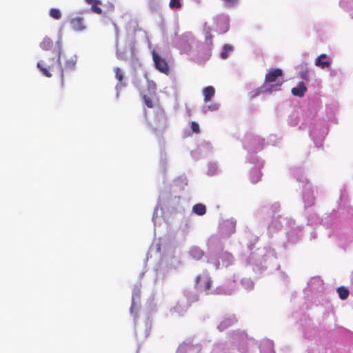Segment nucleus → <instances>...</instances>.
Returning a JSON list of instances; mask_svg holds the SVG:
<instances>
[{"label": "nucleus", "mask_w": 353, "mask_h": 353, "mask_svg": "<svg viewBox=\"0 0 353 353\" xmlns=\"http://www.w3.org/2000/svg\"><path fill=\"white\" fill-rule=\"evenodd\" d=\"M223 1L229 6L234 5L237 1V0H223Z\"/></svg>", "instance_id": "bb28decb"}, {"label": "nucleus", "mask_w": 353, "mask_h": 353, "mask_svg": "<svg viewBox=\"0 0 353 353\" xmlns=\"http://www.w3.org/2000/svg\"><path fill=\"white\" fill-rule=\"evenodd\" d=\"M212 280L208 273L199 274L195 280V288L203 291L206 294H210Z\"/></svg>", "instance_id": "7ed1b4c3"}, {"label": "nucleus", "mask_w": 353, "mask_h": 353, "mask_svg": "<svg viewBox=\"0 0 353 353\" xmlns=\"http://www.w3.org/2000/svg\"><path fill=\"white\" fill-rule=\"evenodd\" d=\"M301 77L303 79L305 80V81H308L309 80V77H308V74H307V71L305 70L304 72H301Z\"/></svg>", "instance_id": "393cba45"}, {"label": "nucleus", "mask_w": 353, "mask_h": 353, "mask_svg": "<svg viewBox=\"0 0 353 353\" xmlns=\"http://www.w3.org/2000/svg\"><path fill=\"white\" fill-rule=\"evenodd\" d=\"M142 98H143L145 105L148 108H152L154 107L152 100L149 97H148L147 95H143Z\"/></svg>", "instance_id": "4be33fe9"}, {"label": "nucleus", "mask_w": 353, "mask_h": 353, "mask_svg": "<svg viewBox=\"0 0 353 353\" xmlns=\"http://www.w3.org/2000/svg\"><path fill=\"white\" fill-rule=\"evenodd\" d=\"M232 50V47L230 45L225 44L223 46V50L221 54L222 59H225L228 57V54Z\"/></svg>", "instance_id": "f3484780"}, {"label": "nucleus", "mask_w": 353, "mask_h": 353, "mask_svg": "<svg viewBox=\"0 0 353 353\" xmlns=\"http://www.w3.org/2000/svg\"><path fill=\"white\" fill-rule=\"evenodd\" d=\"M307 90V87L305 85L304 83L301 81L298 83L296 87L292 88L291 92L294 96L302 97L305 95Z\"/></svg>", "instance_id": "6e6552de"}, {"label": "nucleus", "mask_w": 353, "mask_h": 353, "mask_svg": "<svg viewBox=\"0 0 353 353\" xmlns=\"http://www.w3.org/2000/svg\"><path fill=\"white\" fill-rule=\"evenodd\" d=\"M85 1L88 4L91 5V10L92 12L97 14H102L103 11L99 7V6L102 4L100 0H85Z\"/></svg>", "instance_id": "9d476101"}, {"label": "nucleus", "mask_w": 353, "mask_h": 353, "mask_svg": "<svg viewBox=\"0 0 353 353\" xmlns=\"http://www.w3.org/2000/svg\"><path fill=\"white\" fill-rule=\"evenodd\" d=\"M40 47L41 49H43V50H50L52 49V46H53V41L52 40L48 37H46L45 38H43V41L40 43Z\"/></svg>", "instance_id": "ddd939ff"}, {"label": "nucleus", "mask_w": 353, "mask_h": 353, "mask_svg": "<svg viewBox=\"0 0 353 353\" xmlns=\"http://www.w3.org/2000/svg\"><path fill=\"white\" fill-rule=\"evenodd\" d=\"M252 179H253L254 180H256V176H254L253 174H252V176L251 180H252Z\"/></svg>", "instance_id": "c756f323"}, {"label": "nucleus", "mask_w": 353, "mask_h": 353, "mask_svg": "<svg viewBox=\"0 0 353 353\" xmlns=\"http://www.w3.org/2000/svg\"><path fill=\"white\" fill-rule=\"evenodd\" d=\"M169 6L171 9H179L181 8L182 4L181 0H170Z\"/></svg>", "instance_id": "412c9836"}, {"label": "nucleus", "mask_w": 353, "mask_h": 353, "mask_svg": "<svg viewBox=\"0 0 353 353\" xmlns=\"http://www.w3.org/2000/svg\"><path fill=\"white\" fill-rule=\"evenodd\" d=\"M234 319H225L219 323V325H218V328L220 331H223L225 329L230 327V325H232L234 323Z\"/></svg>", "instance_id": "dca6fc26"}, {"label": "nucleus", "mask_w": 353, "mask_h": 353, "mask_svg": "<svg viewBox=\"0 0 353 353\" xmlns=\"http://www.w3.org/2000/svg\"><path fill=\"white\" fill-rule=\"evenodd\" d=\"M50 16L56 20H59L61 18L62 14L59 9L52 8L50 10Z\"/></svg>", "instance_id": "6ab92c4d"}, {"label": "nucleus", "mask_w": 353, "mask_h": 353, "mask_svg": "<svg viewBox=\"0 0 353 353\" xmlns=\"http://www.w3.org/2000/svg\"><path fill=\"white\" fill-rule=\"evenodd\" d=\"M116 79L121 83L123 80V74L121 68L116 67L114 68Z\"/></svg>", "instance_id": "aec40b11"}, {"label": "nucleus", "mask_w": 353, "mask_h": 353, "mask_svg": "<svg viewBox=\"0 0 353 353\" xmlns=\"http://www.w3.org/2000/svg\"><path fill=\"white\" fill-rule=\"evenodd\" d=\"M216 21L217 23V31L223 33L225 32L229 28L228 21L223 17H216Z\"/></svg>", "instance_id": "1a4fd4ad"}, {"label": "nucleus", "mask_w": 353, "mask_h": 353, "mask_svg": "<svg viewBox=\"0 0 353 353\" xmlns=\"http://www.w3.org/2000/svg\"><path fill=\"white\" fill-rule=\"evenodd\" d=\"M61 50L60 46L54 48L53 51V56H46L43 59H41L37 63V68L41 73L47 77H51V72L54 71V66L60 63Z\"/></svg>", "instance_id": "f257e3e1"}, {"label": "nucleus", "mask_w": 353, "mask_h": 353, "mask_svg": "<svg viewBox=\"0 0 353 353\" xmlns=\"http://www.w3.org/2000/svg\"><path fill=\"white\" fill-rule=\"evenodd\" d=\"M227 256H228L229 258H230V259H232V254H229V253H227Z\"/></svg>", "instance_id": "c85d7f7f"}, {"label": "nucleus", "mask_w": 353, "mask_h": 353, "mask_svg": "<svg viewBox=\"0 0 353 353\" xmlns=\"http://www.w3.org/2000/svg\"><path fill=\"white\" fill-rule=\"evenodd\" d=\"M284 82L283 72L281 69L276 68L270 70L265 77L263 85L267 88H271L272 92L275 86H281Z\"/></svg>", "instance_id": "f03ea898"}, {"label": "nucleus", "mask_w": 353, "mask_h": 353, "mask_svg": "<svg viewBox=\"0 0 353 353\" xmlns=\"http://www.w3.org/2000/svg\"><path fill=\"white\" fill-rule=\"evenodd\" d=\"M330 64L331 61L325 54H321L315 59V65L322 69L329 68Z\"/></svg>", "instance_id": "0eeeda50"}, {"label": "nucleus", "mask_w": 353, "mask_h": 353, "mask_svg": "<svg viewBox=\"0 0 353 353\" xmlns=\"http://www.w3.org/2000/svg\"><path fill=\"white\" fill-rule=\"evenodd\" d=\"M208 109L211 110V111L217 110L219 109V105L213 104V105H208Z\"/></svg>", "instance_id": "a878e982"}, {"label": "nucleus", "mask_w": 353, "mask_h": 353, "mask_svg": "<svg viewBox=\"0 0 353 353\" xmlns=\"http://www.w3.org/2000/svg\"><path fill=\"white\" fill-rule=\"evenodd\" d=\"M152 59L155 68L161 72L168 74L170 68L167 61L163 59L154 50L152 51Z\"/></svg>", "instance_id": "20e7f679"}, {"label": "nucleus", "mask_w": 353, "mask_h": 353, "mask_svg": "<svg viewBox=\"0 0 353 353\" xmlns=\"http://www.w3.org/2000/svg\"><path fill=\"white\" fill-rule=\"evenodd\" d=\"M165 128H166V123H165V121H164L163 130H164Z\"/></svg>", "instance_id": "cd10ccee"}, {"label": "nucleus", "mask_w": 353, "mask_h": 353, "mask_svg": "<svg viewBox=\"0 0 353 353\" xmlns=\"http://www.w3.org/2000/svg\"><path fill=\"white\" fill-rule=\"evenodd\" d=\"M339 297L341 299H345L349 295V291L345 287H339L337 289Z\"/></svg>", "instance_id": "a211bd4d"}, {"label": "nucleus", "mask_w": 353, "mask_h": 353, "mask_svg": "<svg viewBox=\"0 0 353 353\" xmlns=\"http://www.w3.org/2000/svg\"><path fill=\"white\" fill-rule=\"evenodd\" d=\"M192 212L199 216H203L206 213V207L204 204L197 203L193 206Z\"/></svg>", "instance_id": "4468645a"}, {"label": "nucleus", "mask_w": 353, "mask_h": 353, "mask_svg": "<svg viewBox=\"0 0 353 353\" xmlns=\"http://www.w3.org/2000/svg\"><path fill=\"white\" fill-rule=\"evenodd\" d=\"M254 176L256 177V180H254L253 179H252V182L253 183H257L259 181H260L261 178V174L260 173V172H258V171H256L254 172H253L252 174Z\"/></svg>", "instance_id": "b1692460"}, {"label": "nucleus", "mask_w": 353, "mask_h": 353, "mask_svg": "<svg viewBox=\"0 0 353 353\" xmlns=\"http://www.w3.org/2000/svg\"><path fill=\"white\" fill-rule=\"evenodd\" d=\"M77 57L76 56H70L68 58L64 63V67L61 68V85H64V74L68 71H71L74 70L75 65L77 63Z\"/></svg>", "instance_id": "423d86ee"}, {"label": "nucleus", "mask_w": 353, "mask_h": 353, "mask_svg": "<svg viewBox=\"0 0 353 353\" xmlns=\"http://www.w3.org/2000/svg\"><path fill=\"white\" fill-rule=\"evenodd\" d=\"M190 254L192 259L199 260L203 256L204 252L201 248L194 247L190 250Z\"/></svg>", "instance_id": "f8f14e48"}, {"label": "nucleus", "mask_w": 353, "mask_h": 353, "mask_svg": "<svg viewBox=\"0 0 353 353\" xmlns=\"http://www.w3.org/2000/svg\"><path fill=\"white\" fill-rule=\"evenodd\" d=\"M265 92H272V89L267 88L265 85H263L261 87L259 88L258 89L252 90L250 92V97L254 98V97H257L258 95H259L260 93Z\"/></svg>", "instance_id": "2eb2a0df"}, {"label": "nucleus", "mask_w": 353, "mask_h": 353, "mask_svg": "<svg viewBox=\"0 0 353 353\" xmlns=\"http://www.w3.org/2000/svg\"><path fill=\"white\" fill-rule=\"evenodd\" d=\"M190 126H191V129L193 132H194L196 134H199L200 132V128H199V124L196 122L192 121Z\"/></svg>", "instance_id": "5701e85b"}, {"label": "nucleus", "mask_w": 353, "mask_h": 353, "mask_svg": "<svg viewBox=\"0 0 353 353\" xmlns=\"http://www.w3.org/2000/svg\"><path fill=\"white\" fill-rule=\"evenodd\" d=\"M72 29L76 32H82L87 28L86 22L83 17L76 16L70 19Z\"/></svg>", "instance_id": "39448f33"}, {"label": "nucleus", "mask_w": 353, "mask_h": 353, "mask_svg": "<svg viewBox=\"0 0 353 353\" xmlns=\"http://www.w3.org/2000/svg\"><path fill=\"white\" fill-rule=\"evenodd\" d=\"M215 94V89L214 87L209 85L203 90V94L204 96V101L205 103L210 101Z\"/></svg>", "instance_id": "9b49d317"}]
</instances>
